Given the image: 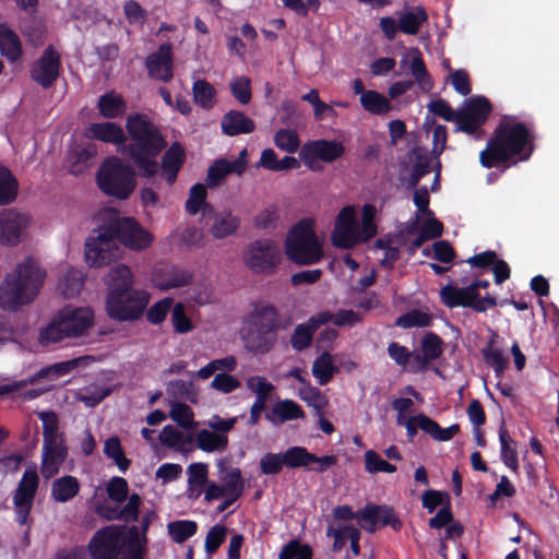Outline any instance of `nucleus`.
Instances as JSON below:
<instances>
[{
	"label": "nucleus",
	"mask_w": 559,
	"mask_h": 559,
	"mask_svg": "<svg viewBox=\"0 0 559 559\" xmlns=\"http://www.w3.org/2000/svg\"><path fill=\"white\" fill-rule=\"evenodd\" d=\"M84 274L73 266H66L58 280V292L66 298H72L80 294L84 284Z\"/></svg>",
	"instance_id": "35"
},
{
	"label": "nucleus",
	"mask_w": 559,
	"mask_h": 559,
	"mask_svg": "<svg viewBox=\"0 0 559 559\" xmlns=\"http://www.w3.org/2000/svg\"><path fill=\"white\" fill-rule=\"evenodd\" d=\"M430 157L428 151L424 147H415L412 150L405 160V171L408 177L403 175V179L408 186L415 187L419 179L429 173Z\"/></svg>",
	"instance_id": "29"
},
{
	"label": "nucleus",
	"mask_w": 559,
	"mask_h": 559,
	"mask_svg": "<svg viewBox=\"0 0 559 559\" xmlns=\"http://www.w3.org/2000/svg\"><path fill=\"white\" fill-rule=\"evenodd\" d=\"M98 109L103 117L111 119L122 116L126 105L121 95L109 92L99 97Z\"/></svg>",
	"instance_id": "48"
},
{
	"label": "nucleus",
	"mask_w": 559,
	"mask_h": 559,
	"mask_svg": "<svg viewBox=\"0 0 559 559\" xmlns=\"http://www.w3.org/2000/svg\"><path fill=\"white\" fill-rule=\"evenodd\" d=\"M428 14L421 7H415L400 14V31L407 35H416L421 25L427 22Z\"/></svg>",
	"instance_id": "44"
},
{
	"label": "nucleus",
	"mask_w": 559,
	"mask_h": 559,
	"mask_svg": "<svg viewBox=\"0 0 559 559\" xmlns=\"http://www.w3.org/2000/svg\"><path fill=\"white\" fill-rule=\"evenodd\" d=\"M305 413L299 404L293 400H283L277 402L266 418L274 425H281L288 420L304 418Z\"/></svg>",
	"instance_id": "38"
},
{
	"label": "nucleus",
	"mask_w": 559,
	"mask_h": 559,
	"mask_svg": "<svg viewBox=\"0 0 559 559\" xmlns=\"http://www.w3.org/2000/svg\"><path fill=\"white\" fill-rule=\"evenodd\" d=\"M197 530L198 524L190 520H178L167 524V532L177 544H181L192 537L197 533Z\"/></svg>",
	"instance_id": "53"
},
{
	"label": "nucleus",
	"mask_w": 559,
	"mask_h": 559,
	"mask_svg": "<svg viewBox=\"0 0 559 559\" xmlns=\"http://www.w3.org/2000/svg\"><path fill=\"white\" fill-rule=\"evenodd\" d=\"M67 447L64 442L44 443L43 457H41V475L44 478L49 479L59 473L61 465L67 457Z\"/></svg>",
	"instance_id": "30"
},
{
	"label": "nucleus",
	"mask_w": 559,
	"mask_h": 559,
	"mask_svg": "<svg viewBox=\"0 0 559 559\" xmlns=\"http://www.w3.org/2000/svg\"><path fill=\"white\" fill-rule=\"evenodd\" d=\"M127 130L131 139L129 145L124 143L122 128L114 122L92 123L85 133L90 139L117 145L120 153L133 160L142 177H153L159 169L157 156L166 146V141L144 116H130Z\"/></svg>",
	"instance_id": "1"
},
{
	"label": "nucleus",
	"mask_w": 559,
	"mask_h": 559,
	"mask_svg": "<svg viewBox=\"0 0 559 559\" xmlns=\"http://www.w3.org/2000/svg\"><path fill=\"white\" fill-rule=\"evenodd\" d=\"M205 207H211L206 203V189L202 183H197L191 187L189 198L186 202V211L190 215H195L201 212L203 215V210Z\"/></svg>",
	"instance_id": "55"
},
{
	"label": "nucleus",
	"mask_w": 559,
	"mask_h": 559,
	"mask_svg": "<svg viewBox=\"0 0 559 559\" xmlns=\"http://www.w3.org/2000/svg\"><path fill=\"white\" fill-rule=\"evenodd\" d=\"M221 485L210 483L205 489L204 500L212 502L222 500L217 507L218 512H224L242 495L245 480L239 468H230L221 477Z\"/></svg>",
	"instance_id": "11"
},
{
	"label": "nucleus",
	"mask_w": 559,
	"mask_h": 559,
	"mask_svg": "<svg viewBox=\"0 0 559 559\" xmlns=\"http://www.w3.org/2000/svg\"><path fill=\"white\" fill-rule=\"evenodd\" d=\"M393 409L397 412L396 423L406 429L409 439L414 438L413 414L414 402L407 397H401L393 402Z\"/></svg>",
	"instance_id": "49"
},
{
	"label": "nucleus",
	"mask_w": 559,
	"mask_h": 559,
	"mask_svg": "<svg viewBox=\"0 0 559 559\" xmlns=\"http://www.w3.org/2000/svg\"><path fill=\"white\" fill-rule=\"evenodd\" d=\"M345 152L344 145L338 141L316 140L306 143L299 157L304 164L312 170L321 168L320 162L332 163L340 158Z\"/></svg>",
	"instance_id": "15"
},
{
	"label": "nucleus",
	"mask_w": 559,
	"mask_h": 559,
	"mask_svg": "<svg viewBox=\"0 0 559 559\" xmlns=\"http://www.w3.org/2000/svg\"><path fill=\"white\" fill-rule=\"evenodd\" d=\"M188 489L187 493L190 499L197 500L202 495L205 496L209 477V468L204 463H193L188 467Z\"/></svg>",
	"instance_id": "34"
},
{
	"label": "nucleus",
	"mask_w": 559,
	"mask_h": 559,
	"mask_svg": "<svg viewBox=\"0 0 559 559\" xmlns=\"http://www.w3.org/2000/svg\"><path fill=\"white\" fill-rule=\"evenodd\" d=\"M94 323V313L90 307L67 306L59 310L49 324L39 333V343L50 346L67 338L83 336Z\"/></svg>",
	"instance_id": "5"
},
{
	"label": "nucleus",
	"mask_w": 559,
	"mask_h": 559,
	"mask_svg": "<svg viewBox=\"0 0 559 559\" xmlns=\"http://www.w3.org/2000/svg\"><path fill=\"white\" fill-rule=\"evenodd\" d=\"M378 209L373 204H365L361 209L355 205L344 206L336 215L331 241L334 247L352 249L373 238L378 233Z\"/></svg>",
	"instance_id": "3"
},
{
	"label": "nucleus",
	"mask_w": 559,
	"mask_h": 559,
	"mask_svg": "<svg viewBox=\"0 0 559 559\" xmlns=\"http://www.w3.org/2000/svg\"><path fill=\"white\" fill-rule=\"evenodd\" d=\"M532 151V135L526 127L508 119L496 129L487 148L480 152L479 157L481 165L489 168L513 156H520L521 160H525Z\"/></svg>",
	"instance_id": "4"
},
{
	"label": "nucleus",
	"mask_w": 559,
	"mask_h": 559,
	"mask_svg": "<svg viewBox=\"0 0 559 559\" xmlns=\"http://www.w3.org/2000/svg\"><path fill=\"white\" fill-rule=\"evenodd\" d=\"M421 352L423 354H415L414 360L416 362L415 367H412L413 371L421 370L426 368V366L439 358L442 354V341L441 338L432 333H428L421 340Z\"/></svg>",
	"instance_id": "36"
},
{
	"label": "nucleus",
	"mask_w": 559,
	"mask_h": 559,
	"mask_svg": "<svg viewBox=\"0 0 559 559\" xmlns=\"http://www.w3.org/2000/svg\"><path fill=\"white\" fill-rule=\"evenodd\" d=\"M247 389L255 395L257 401L267 402V399L272 391L274 390V385L267 381L266 378L261 376H250L246 380Z\"/></svg>",
	"instance_id": "60"
},
{
	"label": "nucleus",
	"mask_w": 559,
	"mask_h": 559,
	"mask_svg": "<svg viewBox=\"0 0 559 559\" xmlns=\"http://www.w3.org/2000/svg\"><path fill=\"white\" fill-rule=\"evenodd\" d=\"M171 324L176 333L187 334L194 329L191 319L187 316L182 302H178L173 307Z\"/></svg>",
	"instance_id": "62"
},
{
	"label": "nucleus",
	"mask_w": 559,
	"mask_h": 559,
	"mask_svg": "<svg viewBox=\"0 0 559 559\" xmlns=\"http://www.w3.org/2000/svg\"><path fill=\"white\" fill-rule=\"evenodd\" d=\"M338 371L334 357L323 352L312 365V374L319 384L324 385L332 380L334 374Z\"/></svg>",
	"instance_id": "45"
},
{
	"label": "nucleus",
	"mask_w": 559,
	"mask_h": 559,
	"mask_svg": "<svg viewBox=\"0 0 559 559\" xmlns=\"http://www.w3.org/2000/svg\"><path fill=\"white\" fill-rule=\"evenodd\" d=\"M110 389L98 383H92L80 389L76 392V399L83 402L86 406L93 407L100 403L107 395Z\"/></svg>",
	"instance_id": "54"
},
{
	"label": "nucleus",
	"mask_w": 559,
	"mask_h": 559,
	"mask_svg": "<svg viewBox=\"0 0 559 559\" xmlns=\"http://www.w3.org/2000/svg\"><path fill=\"white\" fill-rule=\"evenodd\" d=\"M483 355L486 362L492 367L497 377H501L507 368L508 360L503 352L490 342L484 349Z\"/></svg>",
	"instance_id": "58"
},
{
	"label": "nucleus",
	"mask_w": 559,
	"mask_h": 559,
	"mask_svg": "<svg viewBox=\"0 0 559 559\" xmlns=\"http://www.w3.org/2000/svg\"><path fill=\"white\" fill-rule=\"evenodd\" d=\"M102 216L116 229L119 245L135 251L145 250L153 243V235L131 217H120L114 210L102 211Z\"/></svg>",
	"instance_id": "9"
},
{
	"label": "nucleus",
	"mask_w": 559,
	"mask_h": 559,
	"mask_svg": "<svg viewBox=\"0 0 559 559\" xmlns=\"http://www.w3.org/2000/svg\"><path fill=\"white\" fill-rule=\"evenodd\" d=\"M46 271L33 257L21 259L3 277L0 284V308L17 310L32 304L38 296Z\"/></svg>",
	"instance_id": "2"
},
{
	"label": "nucleus",
	"mask_w": 559,
	"mask_h": 559,
	"mask_svg": "<svg viewBox=\"0 0 559 559\" xmlns=\"http://www.w3.org/2000/svg\"><path fill=\"white\" fill-rule=\"evenodd\" d=\"M491 110L489 102L481 96L466 99L457 111L459 130L474 133L485 122Z\"/></svg>",
	"instance_id": "19"
},
{
	"label": "nucleus",
	"mask_w": 559,
	"mask_h": 559,
	"mask_svg": "<svg viewBox=\"0 0 559 559\" xmlns=\"http://www.w3.org/2000/svg\"><path fill=\"white\" fill-rule=\"evenodd\" d=\"M242 325L257 326L271 331L276 329L277 313L273 306L267 302L253 304L242 320Z\"/></svg>",
	"instance_id": "31"
},
{
	"label": "nucleus",
	"mask_w": 559,
	"mask_h": 559,
	"mask_svg": "<svg viewBox=\"0 0 559 559\" xmlns=\"http://www.w3.org/2000/svg\"><path fill=\"white\" fill-rule=\"evenodd\" d=\"M150 76L155 80L168 81L173 76V46L162 45L158 50L146 58Z\"/></svg>",
	"instance_id": "26"
},
{
	"label": "nucleus",
	"mask_w": 559,
	"mask_h": 559,
	"mask_svg": "<svg viewBox=\"0 0 559 559\" xmlns=\"http://www.w3.org/2000/svg\"><path fill=\"white\" fill-rule=\"evenodd\" d=\"M240 336L248 350L253 353H266L269 352L275 341V331H265L257 326L242 325L240 329Z\"/></svg>",
	"instance_id": "28"
},
{
	"label": "nucleus",
	"mask_w": 559,
	"mask_h": 559,
	"mask_svg": "<svg viewBox=\"0 0 559 559\" xmlns=\"http://www.w3.org/2000/svg\"><path fill=\"white\" fill-rule=\"evenodd\" d=\"M100 223L86 238L84 260L87 266L102 269L122 258V249L116 236V229L103 216H97Z\"/></svg>",
	"instance_id": "6"
},
{
	"label": "nucleus",
	"mask_w": 559,
	"mask_h": 559,
	"mask_svg": "<svg viewBox=\"0 0 559 559\" xmlns=\"http://www.w3.org/2000/svg\"><path fill=\"white\" fill-rule=\"evenodd\" d=\"M223 132L229 136L250 133L254 130L255 124L252 119L243 112L231 110L222 119Z\"/></svg>",
	"instance_id": "37"
},
{
	"label": "nucleus",
	"mask_w": 559,
	"mask_h": 559,
	"mask_svg": "<svg viewBox=\"0 0 559 559\" xmlns=\"http://www.w3.org/2000/svg\"><path fill=\"white\" fill-rule=\"evenodd\" d=\"M31 214L16 210L7 209L0 212V245L16 247L24 241L33 227Z\"/></svg>",
	"instance_id": "12"
},
{
	"label": "nucleus",
	"mask_w": 559,
	"mask_h": 559,
	"mask_svg": "<svg viewBox=\"0 0 559 559\" xmlns=\"http://www.w3.org/2000/svg\"><path fill=\"white\" fill-rule=\"evenodd\" d=\"M400 67L402 70H407L415 82L420 86L423 91H430L432 88V80L429 76L421 52L418 48H408L402 55L400 60Z\"/></svg>",
	"instance_id": "25"
},
{
	"label": "nucleus",
	"mask_w": 559,
	"mask_h": 559,
	"mask_svg": "<svg viewBox=\"0 0 559 559\" xmlns=\"http://www.w3.org/2000/svg\"><path fill=\"white\" fill-rule=\"evenodd\" d=\"M216 91L204 80H198L193 84L194 102L205 109H211L215 104Z\"/></svg>",
	"instance_id": "56"
},
{
	"label": "nucleus",
	"mask_w": 559,
	"mask_h": 559,
	"mask_svg": "<svg viewBox=\"0 0 559 559\" xmlns=\"http://www.w3.org/2000/svg\"><path fill=\"white\" fill-rule=\"evenodd\" d=\"M195 442L198 448L204 452H221L227 448L228 437L207 427L197 431Z\"/></svg>",
	"instance_id": "42"
},
{
	"label": "nucleus",
	"mask_w": 559,
	"mask_h": 559,
	"mask_svg": "<svg viewBox=\"0 0 559 559\" xmlns=\"http://www.w3.org/2000/svg\"><path fill=\"white\" fill-rule=\"evenodd\" d=\"M365 469L369 474L377 473H394L396 471L395 465L383 460L376 451L368 450L364 455Z\"/></svg>",
	"instance_id": "59"
},
{
	"label": "nucleus",
	"mask_w": 559,
	"mask_h": 559,
	"mask_svg": "<svg viewBox=\"0 0 559 559\" xmlns=\"http://www.w3.org/2000/svg\"><path fill=\"white\" fill-rule=\"evenodd\" d=\"M282 259L281 249L271 240L252 242L245 251V265L257 274H271Z\"/></svg>",
	"instance_id": "13"
},
{
	"label": "nucleus",
	"mask_w": 559,
	"mask_h": 559,
	"mask_svg": "<svg viewBox=\"0 0 559 559\" xmlns=\"http://www.w3.org/2000/svg\"><path fill=\"white\" fill-rule=\"evenodd\" d=\"M105 455L112 460L121 472H126L130 465V461L126 457L117 437H110L104 444Z\"/></svg>",
	"instance_id": "57"
},
{
	"label": "nucleus",
	"mask_w": 559,
	"mask_h": 559,
	"mask_svg": "<svg viewBox=\"0 0 559 559\" xmlns=\"http://www.w3.org/2000/svg\"><path fill=\"white\" fill-rule=\"evenodd\" d=\"M59 69L60 56L53 47L49 46L33 66L31 76L43 87H49L59 75Z\"/></svg>",
	"instance_id": "22"
},
{
	"label": "nucleus",
	"mask_w": 559,
	"mask_h": 559,
	"mask_svg": "<svg viewBox=\"0 0 559 559\" xmlns=\"http://www.w3.org/2000/svg\"><path fill=\"white\" fill-rule=\"evenodd\" d=\"M285 252L289 260L301 265L318 263L323 258V243L314 231L313 219H301L292 227L285 240Z\"/></svg>",
	"instance_id": "7"
},
{
	"label": "nucleus",
	"mask_w": 559,
	"mask_h": 559,
	"mask_svg": "<svg viewBox=\"0 0 559 559\" xmlns=\"http://www.w3.org/2000/svg\"><path fill=\"white\" fill-rule=\"evenodd\" d=\"M115 297H106V311L119 321L138 319L150 302V294L144 289L131 288Z\"/></svg>",
	"instance_id": "10"
},
{
	"label": "nucleus",
	"mask_w": 559,
	"mask_h": 559,
	"mask_svg": "<svg viewBox=\"0 0 559 559\" xmlns=\"http://www.w3.org/2000/svg\"><path fill=\"white\" fill-rule=\"evenodd\" d=\"M286 466L305 468L310 472L324 473L337 464L335 455L317 456L304 447H292L284 452Z\"/></svg>",
	"instance_id": "18"
},
{
	"label": "nucleus",
	"mask_w": 559,
	"mask_h": 559,
	"mask_svg": "<svg viewBox=\"0 0 559 559\" xmlns=\"http://www.w3.org/2000/svg\"><path fill=\"white\" fill-rule=\"evenodd\" d=\"M430 323L431 317L427 312L420 310L409 311L396 320V324L403 329L424 328L429 326Z\"/></svg>",
	"instance_id": "64"
},
{
	"label": "nucleus",
	"mask_w": 559,
	"mask_h": 559,
	"mask_svg": "<svg viewBox=\"0 0 559 559\" xmlns=\"http://www.w3.org/2000/svg\"><path fill=\"white\" fill-rule=\"evenodd\" d=\"M95 155V148L88 146H75L68 156L69 169L74 175L82 174L90 167V160Z\"/></svg>",
	"instance_id": "47"
},
{
	"label": "nucleus",
	"mask_w": 559,
	"mask_h": 559,
	"mask_svg": "<svg viewBox=\"0 0 559 559\" xmlns=\"http://www.w3.org/2000/svg\"><path fill=\"white\" fill-rule=\"evenodd\" d=\"M500 457L503 464L512 472L519 471V457L516 442L511 438L509 431L502 425L499 428Z\"/></svg>",
	"instance_id": "43"
},
{
	"label": "nucleus",
	"mask_w": 559,
	"mask_h": 559,
	"mask_svg": "<svg viewBox=\"0 0 559 559\" xmlns=\"http://www.w3.org/2000/svg\"><path fill=\"white\" fill-rule=\"evenodd\" d=\"M328 311L311 317L306 323L296 326L292 336V345L295 349L301 350L311 343L313 332L321 325L329 323Z\"/></svg>",
	"instance_id": "32"
},
{
	"label": "nucleus",
	"mask_w": 559,
	"mask_h": 559,
	"mask_svg": "<svg viewBox=\"0 0 559 559\" xmlns=\"http://www.w3.org/2000/svg\"><path fill=\"white\" fill-rule=\"evenodd\" d=\"M134 282V274L128 265L122 263L114 265L104 277V284L107 288V297H112V299H115V295L133 288Z\"/></svg>",
	"instance_id": "27"
},
{
	"label": "nucleus",
	"mask_w": 559,
	"mask_h": 559,
	"mask_svg": "<svg viewBox=\"0 0 559 559\" xmlns=\"http://www.w3.org/2000/svg\"><path fill=\"white\" fill-rule=\"evenodd\" d=\"M419 225L420 234L413 242V249L419 248L425 240L433 239L442 234V224L436 218L430 216L420 217L416 219Z\"/></svg>",
	"instance_id": "52"
},
{
	"label": "nucleus",
	"mask_w": 559,
	"mask_h": 559,
	"mask_svg": "<svg viewBox=\"0 0 559 559\" xmlns=\"http://www.w3.org/2000/svg\"><path fill=\"white\" fill-rule=\"evenodd\" d=\"M388 354L399 366L413 371L412 367L416 365L414 360L415 354L409 352L405 346L399 343H391L388 347Z\"/></svg>",
	"instance_id": "63"
},
{
	"label": "nucleus",
	"mask_w": 559,
	"mask_h": 559,
	"mask_svg": "<svg viewBox=\"0 0 559 559\" xmlns=\"http://www.w3.org/2000/svg\"><path fill=\"white\" fill-rule=\"evenodd\" d=\"M358 518L359 526L370 533H373L379 524L390 525L395 531L402 525L393 510L386 506L367 504L358 511Z\"/></svg>",
	"instance_id": "21"
},
{
	"label": "nucleus",
	"mask_w": 559,
	"mask_h": 559,
	"mask_svg": "<svg viewBox=\"0 0 559 559\" xmlns=\"http://www.w3.org/2000/svg\"><path fill=\"white\" fill-rule=\"evenodd\" d=\"M185 160V151L179 143H174L166 151L163 163L162 174L169 185L174 183Z\"/></svg>",
	"instance_id": "39"
},
{
	"label": "nucleus",
	"mask_w": 559,
	"mask_h": 559,
	"mask_svg": "<svg viewBox=\"0 0 559 559\" xmlns=\"http://www.w3.org/2000/svg\"><path fill=\"white\" fill-rule=\"evenodd\" d=\"M359 100L366 111L377 116H384L393 108L390 99L372 90H368L366 94H362Z\"/></svg>",
	"instance_id": "46"
},
{
	"label": "nucleus",
	"mask_w": 559,
	"mask_h": 559,
	"mask_svg": "<svg viewBox=\"0 0 559 559\" xmlns=\"http://www.w3.org/2000/svg\"><path fill=\"white\" fill-rule=\"evenodd\" d=\"M203 221L209 226V233L214 239H224L235 235L240 219L229 210L215 211L213 207L203 210Z\"/></svg>",
	"instance_id": "20"
},
{
	"label": "nucleus",
	"mask_w": 559,
	"mask_h": 559,
	"mask_svg": "<svg viewBox=\"0 0 559 559\" xmlns=\"http://www.w3.org/2000/svg\"><path fill=\"white\" fill-rule=\"evenodd\" d=\"M440 298L442 302L450 308L464 306L483 310V307L479 305L480 301H478V288L473 283L464 288H456L453 285H447L441 288Z\"/></svg>",
	"instance_id": "24"
},
{
	"label": "nucleus",
	"mask_w": 559,
	"mask_h": 559,
	"mask_svg": "<svg viewBox=\"0 0 559 559\" xmlns=\"http://www.w3.org/2000/svg\"><path fill=\"white\" fill-rule=\"evenodd\" d=\"M38 481L36 469H26L15 490L13 497L14 512L16 521L21 525L27 524L35 493L38 488Z\"/></svg>",
	"instance_id": "17"
},
{
	"label": "nucleus",
	"mask_w": 559,
	"mask_h": 559,
	"mask_svg": "<svg viewBox=\"0 0 559 559\" xmlns=\"http://www.w3.org/2000/svg\"><path fill=\"white\" fill-rule=\"evenodd\" d=\"M124 530L119 526H107L98 531L88 544L93 559H116L126 539Z\"/></svg>",
	"instance_id": "16"
},
{
	"label": "nucleus",
	"mask_w": 559,
	"mask_h": 559,
	"mask_svg": "<svg viewBox=\"0 0 559 559\" xmlns=\"http://www.w3.org/2000/svg\"><path fill=\"white\" fill-rule=\"evenodd\" d=\"M237 367V360L234 356L228 355L223 358L213 359L209 364H206L204 367L199 369L197 371L198 378L205 380L211 378L215 372L221 373L225 372L228 373L230 371H234Z\"/></svg>",
	"instance_id": "51"
},
{
	"label": "nucleus",
	"mask_w": 559,
	"mask_h": 559,
	"mask_svg": "<svg viewBox=\"0 0 559 559\" xmlns=\"http://www.w3.org/2000/svg\"><path fill=\"white\" fill-rule=\"evenodd\" d=\"M412 424L414 427V437L416 436L417 430L421 429L439 441H448L452 439L459 431L457 425H452L443 429L436 421L424 414H417L414 417Z\"/></svg>",
	"instance_id": "33"
},
{
	"label": "nucleus",
	"mask_w": 559,
	"mask_h": 559,
	"mask_svg": "<svg viewBox=\"0 0 559 559\" xmlns=\"http://www.w3.org/2000/svg\"><path fill=\"white\" fill-rule=\"evenodd\" d=\"M39 418L43 423L44 429V443H56L63 442L61 436L58 433V418L52 412L39 413Z\"/></svg>",
	"instance_id": "61"
},
{
	"label": "nucleus",
	"mask_w": 559,
	"mask_h": 559,
	"mask_svg": "<svg viewBox=\"0 0 559 559\" xmlns=\"http://www.w3.org/2000/svg\"><path fill=\"white\" fill-rule=\"evenodd\" d=\"M357 525H359L358 512H354L349 506H337L332 510L326 535L333 537L335 551L341 550L348 538L360 534Z\"/></svg>",
	"instance_id": "14"
},
{
	"label": "nucleus",
	"mask_w": 559,
	"mask_h": 559,
	"mask_svg": "<svg viewBox=\"0 0 559 559\" xmlns=\"http://www.w3.org/2000/svg\"><path fill=\"white\" fill-rule=\"evenodd\" d=\"M97 183L105 194L126 200L135 190V170L118 157H108L98 169Z\"/></svg>",
	"instance_id": "8"
},
{
	"label": "nucleus",
	"mask_w": 559,
	"mask_h": 559,
	"mask_svg": "<svg viewBox=\"0 0 559 559\" xmlns=\"http://www.w3.org/2000/svg\"><path fill=\"white\" fill-rule=\"evenodd\" d=\"M19 192V183L13 174L0 166V205L12 203Z\"/></svg>",
	"instance_id": "50"
},
{
	"label": "nucleus",
	"mask_w": 559,
	"mask_h": 559,
	"mask_svg": "<svg viewBox=\"0 0 559 559\" xmlns=\"http://www.w3.org/2000/svg\"><path fill=\"white\" fill-rule=\"evenodd\" d=\"M191 281L192 273L189 270L167 264L156 266L152 275L154 286L162 290L180 288Z\"/></svg>",
	"instance_id": "23"
},
{
	"label": "nucleus",
	"mask_w": 559,
	"mask_h": 559,
	"mask_svg": "<svg viewBox=\"0 0 559 559\" xmlns=\"http://www.w3.org/2000/svg\"><path fill=\"white\" fill-rule=\"evenodd\" d=\"M23 52L19 36L5 24H0V53L10 62L17 61Z\"/></svg>",
	"instance_id": "40"
},
{
	"label": "nucleus",
	"mask_w": 559,
	"mask_h": 559,
	"mask_svg": "<svg viewBox=\"0 0 559 559\" xmlns=\"http://www.w3.org/2000/svg\"><path fill=\"white\" fill-rule=\"evenodd\" d=\"M80 491V483L76 477L66 475L57 478L51 484V498L57 502H68Z\"/></svg>",
	"instance_id": "41"
}]
</instances>
